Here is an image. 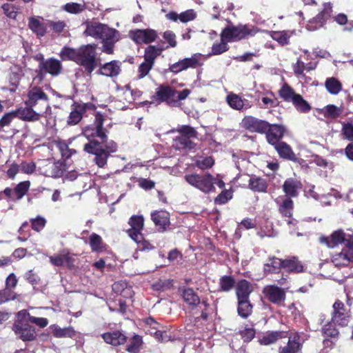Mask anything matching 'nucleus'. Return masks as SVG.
Wrapping results in <instances>:
<instances>
[{
    "label": "nucleus",
    "instance_id": "f257e3e1",
    "mask_svg": "<svg viewBox=\"0 0 353 353\" xmlns=\"http://www.w3.org/2000/svg\"><path fill=\"white\" fill-rule=\"evenodd\" d=\"M84 34L101 40V50L108 54H113L115 43L120 39L118 30L108 26L95 21L86 23Z\"/></svg>",
    "mask_w": 353,
    "mask_h": 353
},
{
    "label": "nucleus",
    "instance_id": "f03ea898",
    "mask_svg": "<svg viewBox=\"0 0 353 353\" xmlns=\"http://www.w3.org/2000/svg\"><path fill=\"white\" fill-rule=\"evenodd\" d=\"M189 89L177 90L169 85H160L156 90L154 100L158 103L165 102L172 107H179L181 101L185 100L190 94Z\"/></svg>",
    "mask_w": 353,
    "mask_h": 353
},
{
    "label": "nucleus",
    "instance_id": "7ed1b4c3",
    "mask_svg": "<svg viewBox=\"0 0 353 353\" xmlns=\"http://www.w3.org/2000/svg\"><path fill=\"white\" fill-rule=\"evenodd\" d=\"M257 29L252 26L239 24L238 26L230 25L225 27L221 37L228 42L239 41L254 36Z\"/></svg>",
    "mask_w": 353,
    "mask_h": 353
},
{
    "label": "nucleus",
    "instance_id": "20e7f679",
    "mask_svg": "<svg viewBox=\"0 0 353 353\" xmlns=\"http://www.w3.org/2000/svg\"><path fill=\"white\" fill-rule=\"evenodd\" d=\"M96 48V44H88L79 48L76 63L82 66L90 75L98 66Z\"/></svg>",
    "mask_w": 353,
    "mask_h": 353
},
{
    "label": "nucleus",
    "instance_id": "39448f33",
    "mask_svg": "<svg viewBox=\"0 0 353 353\" xmlns=\"http://www.w3.org/2000/svg\"><path fill=\"white\" fill-rule=\"evenodd\" d=\"M26 105H31L41 111H46L48 115L52 117V109L48 95L40 87H30L27 93Z\"/></svg>",
    "mask_w": 353,
    "mask_h": 353
},
{
    "label": "nucleus",
    "instance_id": "423d86ee",
    "mask_svg": "<svg viewBox=\"0 0 353 353\" xmlns=\"http://www.w3.org/2000/svg\"><path fill=\"white\" fill-rule=\"evenodd\" d=\"M178 132L180 135L174 139L172 146L176 150L185 152L194 149L196 145L191 141V139L196 138L197 136L195 129L188 125H183L178 130Z\"/></svg>",
    "mask_w": 353,
    "mask_h": 353
},
{
    "label": "nucleus",
    "instance_id": "0eeeda50",
    "mask_svg": "<svg viewBox=\"0 0 353 353\" xmlns=\"http://www.w3.org/2000/svg\"><path fill=\"white\" fill-rule=\"evenodd\" d=\"M185 179L190 185L200 190L203 192L209 193L214 191V177L209 173L204 174H192L185 176Z\"/></svg>",
    "mask_w": 353,
    "mask_h": 353
},
{
    "label": "nucleus",
    "instance_id": "6e6552de",
    "mask_svg": "<svg viewBox=\"0 0 353 353\" xmlns=\"http://www.w3.org/2000/svg\"><path fill=\"white\" fill-rule=\"evenodd\" d=\"M103 125V115L99 112L96 113L94 125L85 127L83 131V136L89 140V142L96 141L94 138L98 137L101 139L100 143H106L108 137Z\"/></svg>",
    "mask_w": 353,
    "mask_h": 353
},
{
    "label": "nucleus",
    "instance_id": "1a4fd4ad",
    "mask_svg": "<svg viewBox=\"0 0 353 353\" xmlns=\"http://www.w3.org/2000/svg\"><path fill=\"white\" fill-rule=\"evenodd\" d=\"M320 242L331 248L342 243H344L345 247L353 246V232H345L343 230H337L329 236H321Z\"/></svg>",
    "mask_w": 353,
    "mask_h": 353
},
{
    "label": "nucleus",
    "instance_id": "9d476101",
    "mask_svg": "<svg viewBox=\"0 0 353 353\" xmlns=\"http://www.w3.org/2000/svg\"><path fill=\"white\" fill-rule=\"evenodd\" d=\"M103 143L97 141H90L85 143L83 147L85 152L95 156L94 160L100 168H103L106 165L107 160L110 157L109 152H106L102 145Z\"/></svg>",
    "mask_w": 353,
    "mask_h": 353
},
{
    "label": "nucleus",
    "instance_id": "9b49d317",
    "mask_svg": "<svg viewBox=\"0 0 353 353\" xmlns=\"http://www.w3.org/2000/svg\"><path fill=\"white\" fill-rule=\"evenodd\" d=\"M17 117L20 119L29 122H34L40 120L41 118H45L46 121L52 117L48 115L46 111H41L32 107L31 105H26L24 108H21L16 111Z\"/></svg>",
    "mask_w": 353,
    "mask_h": 353
},
{
    "label": "nucleus",
    "instance_id": "f8f14e48",
    "mask_svg": "<svg viewBox=\"0 0 353 353\" xmlns=\"http://www.w3.org/2000/svg\"><path fill=\"white\" fill-rule=\"evenodd\" d=\"M12 330L23 341H32L36 339L37 334L34 327L27 321H16Z\"/></svg>",
    "mask_w": 353,
    "mask_h": 353
},
{
    "label": "nucleus",
    "instance_id": "ddd939ff",
    "mask_svg": "<svg viewBox=\"0 0 353 353\" xmlns=\"http://www.w3.org/2000/svg\"><path fill=\"white\" fill-rule=\"evenodd\" d=\"M350 310H347L344 304L337 300L333 304V312L332 321L338 325L346 326L350 321Z\"/></svg>",
    "mask_w": 353,
    "mask_h": 353
},
{
    "label": "nucleus",
    "instance_id": "4468645a",
    "mask_svg": "<svg viewBox=\"0 0 353 353\" xmlns=\"http://www.w3.org/2000/svg\"><path fill=\"white\" fill-rule=\"evenodd\" d=\"M129 37L136 43H150L156 40L157 34L152 29L133 30L129 32Z\"/></svg>",
    "mask_w": 353,
    "mask_h": 353
},
{
    "label": "nucleus",
    "instance_id": "2eb2a0df",
    "mask_svg": "<svg viewBox=\"0 0 353 353\" xmlns=\"http://www.w3.org/2000/svg\"><path fill=\"white\" fill-rule=\"evenodd\" d=\"M242 127L259 133H264L268 129V122L260 120L252 116L245 117L241 122Z\"/></svg>",
    "mask_w": 353,
    "mask_h": 353
},
{
    "label": "nucleus",
    "instance_id": "dca6fc26",
    "mask_svg": "<svg viewBox=\"0 0 353 353\" xmlns=\"http://www.w3.org/2000/svg\"><path fill=\"white\" fill-rule=\"evenodd\" d=\"M128 223L131 226V228L127 231L129 236L133 241H141L142 239L141 231L144 224L143 216L134 215L130 219Z\"/></svg>",
    "mask_w": 353,
    "mask_h": 353
},
{
    "label": "nucleus",
    "instance_id": "f3484780",
    "mask_svg": "<svg viewBox=\"0 0 353 353\" xmlns=\"http://www.w3.org/2000/svg\"><path fill=\"white\" fill-rule=\"evenodd\" d=\"M332 262L338 268L347 266L353 263V246L345 247L340 252L334 254Z\"/></svg>",
    "mask_w": 353,
    "mask_h": 353
},
{
    "label": "nucleus",
    "instance_id": "a211bd4d",
    "mask_svg": "<svg viewBox=\"0 0 353 353\" xmlns=\"http://www.w3.org/2000/svg\"><path fill=\"white\" fill-rule=\"evenodd\" d=\"M268 129L264 133L266 134L268 142L272 145H274L281 141L283 137L285 128L282 125L270 124L268 123Z\"/></svg>",
    "mask_w": 353,
    "mask_h": 353
},
{
    "label": "nucleus",
    "instance_id": "6ab92c4d",
    "mask_svg": "<svg viewBox=\"0 0 353 353\" xmlns=\"http://www.w3.org/2000/svg\"><path fill=\"white\" fill-rule=\"evenodd\" d=\"M268 299L273 303L281 304L285 299V292L276 285H268L263 290Z\"/></svg>",
    "mask_w": 353,
    "mask_h": 353
},
{
    "label": "nucleus",
    "instance_id": "aec40b11",
    "mask_svg": "<svg viewBox=\"0 0 353 353\" xmlns=\"http://www.w3.org/2000/svg\"><path fill=\"white\" fill-rule=\"evenodd\" d=\"M40 172L48 177L58 178L62 176L63 170L59 163L44 161V165L39 167Z\"/></svg>",
    "mask_w": 353,
    "mask_h": 353
},
{
    "label": "nucleus",
    "instance_id": "412c9836",
    "mask_svg": "<svg viewBox=\"0 0 353 353\" xmlns=\"http://www.w3.org/2000/svg\"><path fill=\"white\" fill-rule=\"evenodd\" d=\"M226 101L230 108L236 110H248L252 106L248 100L243 99L239 95L232 92L227 95Z\"/></svg>",
    "mask_w": 353,
    "mask_h": 353
},
{
    "label": "nucleus",
    "instance_id": "4be33fe9",
    "mask_svg": "<svg viewBox=\"0 0 353 353\" xmlns=\"http://www.w3.org/2000/svg\"><path fill=\"white\" fill-rule=\"evenodd\" d=\"M50 263L54 266H66L68 268H72L74 262V257L68 252H61L59 254L49 257Z\"/></svg>",
    "mask_w": 353,
    "mask_h": 353
},
{
    "label": "nucleus",
    "instance_id": "5701e85b",
    "mask_svg": "<svg viewBox=\"0 0 353 353\" xmlns=\"http://www.w3.org/2000/svg\"><path fill=\"white\" fill-rule=\"evenodd\" d=\"M61 68V62L55 59H49L39 63V68L41 72H48L54 76L60 73Z\"/></svg>",
    "mask_w": 353,
    "mask_h": 353
},
{
    "label": "nucleus",
    "instance_id": "b1692460",
    "mask_svg": "<svg viewBox=\"0 0 353 353\" xmlns=\"http://www.w3.org/2000/svg\"><path fill=\"white\" fill-rule=\"evenodd\" d=\"M287 346L281 348L280 353H297L301 350L300 335L297 332H291L288 335Z\"/></svg>",
    "mask_w": 353,
    "mask_h": 353
},
{
    "label": "nucleus",
    "instance_id": "393cba45",
    "mask_svg": "<svg viewBox=\"0 0 353 353\" xmlns=\"http://www.w3.org/2000/svg\"><path fill=\"white\" fill-rule=\"evenodd\" d=\"M279 156L284 159L296 161L297 158L292 148L287 143L281 141L274 145Z\"/></svg>",
    "mask_w": 353,
    "mask_h": 353
},
{
    "label": "nucleus",
    "instance_id": "a878e982",
    "mask_svg": "<svg viewBox=\"0 0 353 353\" xmlns=\"http://www.w3.org/2000/svg\"><path fill=\"white\" fill-rule=\"evenodd\" d=\"M121 72V63L118 61H112L103 64L99 69V72L103 75L110 77H117Z\"/></svg>",
    "mask_w": 353,
    "mask_h": 353
},
{
    "label": "nucleus",
    "instance_id": "bb28decb",
    "mask_svg": "<svg viewBox=\"0 0 353 353\" xmlns=\"http://www.w3.org/2000/svg\"><path fill=\"white\" fill-rule=\"evenodd\" d=\"M101 336L106 343L111 344L114 346L123 344L126 341L127 339L125 335L120 331L104 333Z\"/></svg>",
    "mask_w": 353,
    "mask_h": 353
},
{
    "label": "nucleus",
    "instance_id": "cd10ccee",
    "mask_svg": "<svg viewBox=\"0 0 353 353\" xmlns=\"http://www.w3.org/2000/svg\"><path fill=\"white\" fill-rule=\"evenodd\" d=\"M50 328L52 335L56 338H72L76 335V332L72 327L61 328L57 325H52Z\"/></svg>",
    "mask_w": 353,
    "mask_h": 353
},
{
    "label": "nucleus",
    "instance_id": "c85d7f7f",
    "mask_svg": "<svg viewBox=\"0 0 353 353\" xmlns=\"http://www.w3.org/2000/svg\"><path fill=\"white\" fill-rule=\"evenodd\" d=\"M252 292V288L250 283L245 281H240L236 286V296L238 300L249 299L250 294Z\"/></svg>",
    "mask_w": 353,
    "mask_h": 353
},
{
    "label": "nucleus",
    "instance_id": "c756f323",
    "mask_svg": "<svg viewBox=\"0 0 353 353\" xmlns=\"http://www.w3.org/2000/svg\"><path fill=\"white\" fill-rule=\"evenodd\" d=\"M294 32V31L290 30L272 31L270 32V37L280 45L285 46L290 43V39L293 35Z\"/></svg>",
    "mask_w": 353,
    "mask_h": 353
},
{
    "label": "nucleus",
    "instance_id": "7c9ffc66",
    "mask_svg": "<svg viewBox=\"0 0 353 353\" xmlns=\"http://www.w3.org/2000/svg\"><path fill=\"white\" fill-rule=\"evenodd\" d=\"M183 301L192 308H195L200 303L199 296L192 288L183 290L182 293Z\"/></svg>",
    "mask_w": 353,
    "mask_h": 353
},
{
    "label": "nucleus",
    "instance_id": "2f4dec72",
    "mask_svg": "<svg viewBox=\"0 0 353 353\" xmlns=\"http://www.w3.org/2000/svg\"><path fill=\"white\" fill-rule=\"evenodd\" d=\"M151 216L154 224L163 230L169 224V214L165 211L154 212L152 213Z\"/></svg>",
    "mask_w": 353,
    "mask_h": 353
},
{
    "label": "nucleus",
    "instance_id": "473e14b6",
    "mask_svg": "<svg viewBox=\"0 0 353 353\" xmlns=\"http://www.w3.org/2000/svg\"><path fill=\"white\" fill-rule=\"evenodd\" d=\"M249 188L254 192H265L268 184L265 179L256 176L255 175L250 177Z\"/></svg>",
    "mask_w": 353,
    "mask_h": 353
},
{
    "label": "nucleus",
    "instance_id": "72a5a7b5",
    "mask_svg": "<svg viewBox=\"0 0 353 353\" xmlns=\"http://www.w3.org/2000/svg\"><path fill=\"white\" fill-rule=\"evenodd\" d=\"M281 268H283V261L274 256L269 258L264 265V272L265 273H276Z\"/></svg>",
    "mask_w": 353,
    "mask_h": 353
},
{
    "label": "nucleus",
    "instance_id": "f704fd0d",
    "mask_svg": "<svg viewBox=\"0 0 353 353\" xmlns=\"http://www.w3.org/2000/svg\"><path fill=\"white\" fill-rule=\"evenodd\" d=\"M300 188V183L294 179H287L283 185V191L287 196H296L297 195L298 189Z\"/></svg>",
    "mask_w": 353,
    "mask_h": 353
},
{
    "label": "nucleus",
    "instance_id": "c9c22d12",
    "mask_svg": "<svg viewBox=\"0 0 353 353\" xmlns=\"http://www.w3.org/2000/svg\"><path fill=\"white\" fill-rule=\"evenodd\" d=\"M279 94L284 101L292 103L298 94L288 84L284 83L279 90Z\"/></svg>",
    "mask_w": 353,
    "mask_h": 353
},
{
    "label": "nucleus",
    "instance_id": "e433bc0d",
    "mask_svg": "<svg viewBox=\"0 0 353 353\" xmlns=\"http://www.w3.org/2000/svg\"><path fill=\"white\" fill-rule=\"evenodd\" d=\"M283 268L287 271L296 273L302 272L303 269L301 263L295 257L283 261Z\"/></svg>",
    "mask_w": 353,
    "mask_h": 353
},
{
    "label": "nucleus",
    "instance_id": "4c0bfd02",
    "mask_svg": "<svg viewBox=\"0 0 353 353\" xmlns=\"http://www.w3.org/2000/svg\"><path fill=\"white\" fill-rule=\"evenodd\" d=\"M79 48L63 47L59 53L61 59L63 61H72L77 62Z\"/></svg>",
    "mask_w": 353,
    "mask_h": 353
},
{
    "label": "nucleus",
    "instance_id": "58836bf2",
    "mask_svg": "<svg viewBox=\"0 0 353 353\" xmlns=\"http://www.w3.org/2000/svg\"><path fill=\"white\" fill-rule=\"evenodd\" d=\"M285 337V333L282 332H272L267 333L259 339L261 345H270L276 342L279 339Z\"/></svg>",
    "mask_w": 353,
    "mask_h": 353
},
{
    "label": "nucleus",
    "instance_id": "ea45409f",
    "mask_svg": "<svg viewBox=\"0 0 353 353\" xmlns=\"http://www.w3.org/2000/svg\"><path fill=\"white\" fill-rule=\"evenodd\" d=\"M325 85L327 90L332 94H337L342 90L341 83L334 77L327 79Z\"/></svg>",
    "mask_w": 353,
    "mask_h": 353
},
{
    "label": "nucleus",
    "instance_id": "a19ab883",
    "mask_svg": "<svg viewBox=\"0 0 353 353\" xmlns=\"http://www.w3.org/2000/svg\"><path fill=\"white\" fill-rule=\"evenodd\" d=\"M162 50V48L149 46L145 50L144 60L154 64L155 59L160 55Z\"/></svg>",
    "mask_w": 353,
    "mask_h": 353
},
{
    "label": "nucleus",
    "instance_id": "79ce46f5",
    "mask_svg": "<svg viewBox=\"0 0 353 353\" xmlns=\"http://www.w3.org/2000/svg\"><path fill=\"white\" fill-rule=\"evenodd\" d=\"M292 103L296 110L299 112L306 113L311 110V106L307 101H306L302 96L299 94L295 97Z\"/></svg>",
    "mask_w": 353,
    "mask_h": 353
},
{
    "label": "nucleus",
    "instance_id": "37998d69",
    "mask_svg": "<svg viewBox=\"0 0 353 353\" xmlns=\"http://www.w3.org/2000/svg\"><path fill=\"white\" fill-rule=\"evenodd\" d=\"M238 313L243 318L249 316L252 311V305L250 304L249 299L238 300Z\"/></svg>",
    "mask_w": 353,
    "mask_h": 353
},
{
    "label": "nucleus",
    "instance_id": "c03bdc74",
    "mask_svg": "<svg viewBox=\"0 0 353 353\" xmlns=\"http://www.w3.org/2000/svg\"><path fill=\"white\" fill-rule=\"evenodd\" d=\"M63 9L68 13L77 14L85 10V6L84 3H68L63 6Z\"/></svg>",
    "mask_w": 353,
    "mask_h": 353
},
{
    "label": "nucleus",
    "instance_id": "a18cd8bd",
    "mask_svg": "<svg viewBox=\"0 0 353 353\" xmlns=\"http://www.w3.org/2000/svg\"><path fill=\"white\" fill-rule=\"evenodd\" d=\"M228 41L221 37L219 43H214L212 46V51L210 55H219L228 50Z\"/></svg>",
    "mask_w": 353,
    "mask_h": 353
},
{
    "label": "nucleus",
    "instance_id": "49530a36",
    "mask_svg": "<svg viewBox=\"0 0 353 353\" xmlns=\"http://www.w3.org/2000/svg\"><path fill=\"white\" fill-rule=\"evenodd\" d=\"M89 244L93 252H99L103 248L102 238L99 235L92 233L89 238Z\"/></svg>",
    "mask_w": 353,
    "mask_h": 353
},
{
    "label": "nucleus",
    "instance_id": "de8ad7c7",
    "mask_svg": "<svg viewBox=\"0 0 353 353\" xmlns=\"http://www.w3.org/2000/svg\"><path fill=\"white\" fill-rule=\"evenodd\" d=\"M83 110V108L81 106H77L75 109L72 110L68 117V123L69 125H76L82 119Z\"/></svg>",
    "mask_w": 353,
    "mask_h": 353
},
{
    "label": "nucleus",
    "instance_id": "09e8293b",
    "mask_svg": "<svg viewBox=\"0 0 353 353\" xmlns=\"http://www.w3.org/2000/svg\"><path fill=\"white\" fill-rule=\"evenodd\" d=\"M29 27L39 36H43L45 34V28L39 20L34 17L29 19Z\"/></svg>",
    "mask_w": 353,
    "mask_h": 353
},
{
    "label": "nucleus",
    "instance_id": "8fccbe9b",
    "mask_svg": "<svg viewBox=\"0 0 353 353\" xmlns=\"http://www.w3.org/2000/svg\"><path fill=\"white\" fill-rule=\"evenodd\" d=\"M201 54H194L190 58L183 59V62L185 66V69L187 70L189 68H195L198 65H201Z\"/></svg>",
    "mask_w": 353,
    "mask_h": 353
},
{
    "label": "nucleus",
    "instance_id": "3c124183",
    "mask_svg": "<svg viewBox=\"0 0 353 353\" xmlns=\"http://www.w3.org/2000/svg\"><path fill=\"white\" fill-rule=\"evenodd\" d=\"M23 75V70L21 68L14 66L11 68V74L10 76V80L11 84L17 88L19 83L21 77Z\"/></svg>",
    "mask_w": 353,
    "mask_h": 353
},
{
    "label": "nucleus",
    "instance_id": "603ef678",
    "mask_svg": "<svg viewBox=\"0 0 353 353\" xmlns=\"http://www.w3.org/2000/svg\"><path fill=\"white\" fill-rule=\"evenodd\" d=\"M293 201L290 199H286L283 201L282 205L280 206L279 210L283 215L290 218L292 213Z\"/></svg>",
    "mask_w": 353,
    "mask_h": 353
},
{
    "label": "nucleus",
    "instance_id": "864d4df0",
    "mask_svg": "<svg viewBox=\"0 0 353 353\" xmlns=\"http://www.w3.org/2000/svg\"><path fill=\"white\" fill-rule=\"evenodd\" d=\"M173 285V281L170 279L159 280L152 285V288L157 291H165L170 289Z\"/></svg>",
    "mask_w": 353,
    "mask_h": 353
},
{
    "label": "nucleus",
    "instance_id": "5fc2aeb1",
    "mask_svg": "<svg viewBox=\"0 0 353 353\" xmlns=\"http://www.w3.org/2000/svg\"><path fill=\"white\" fill-rule=\"evenodd\" d=\"M30 187L29 181H23L19 183L14 189L15 198L21 199L27 192Z\"/></svg>",
    "mask_w": 353,
    "mask_h": 353
},
{
    "label": "nucleus",
    "instance_id": "6e6d98bb",
    "mask_svg": "<svg viewBox=\"0 0 353 353\" xmlns=\"http://www.w3.org/2000/svg\"><path fill=\"white\" fill-rule=\"evenodd\" d=\"M142 343V339L139 336H134L130 344L127 346L126 350L130 353H137Z\"/></svg>",
    "mask_w": 353,
    "mask_h": 353
},
{
    "label": "nucleus",
    "instance_id": "4d7b16f0",
    "mask_svg": "<svg viewBox=\"0 0 353 353\" xmlns=\"http://www.w3.org/2000/svg\"><path fill=\"white\" fill-rule=\"evenodd\" d=\"M328 17H327L325 14L321 12L313 19V21L311 22V23H316V26L315 27H312V25H308V30H313L321 27L325 23Z\"/></svg>",
    "mask_w": 353,
    "mask_h": 353
},
{
    "label": "nucleus",
    "instance_id": "13d9d810",
    "mask_svg": "<svg viewBox=\"0 0 353 353\" xmlns=\"http://www.w3.org/2000/svg\"><path fill=\"white\" fill-rule=\"evenodd\" d=\"M113 290L117 293H120L122 296H126L129 295L131 296V290L127 288L125 283H115L112 285Z\"/></svg>",
    "mask_w": 353,
    "mask_h": 353
},
{
    "label": "nucleus",
    "instance_id": "bf43d9fd",
    "mask_svg": "<svg viewBox=\"0 0 353 353\" xmlns=\"http://www.w3.org/2000/svg\"><path fill=\"white\" fill-rule=\"evenodd\" d=\"M234 284V281L231 276H224L220 279L219 285L223 291L230 290Z\"/></svg>",
    "mask_w": 353,
    "mask_h": 353
},
{
    "label": "nucleus",
    "instance_id": "052dcab7",
    "mask_svg": "<svg viewBox=\"0 0 353 353\" xmlns=\"http://www.w3.org/2000/svg\"><path fill=\"white\" fill-rule=\"evenodd\" d=\"M154 64L148 62L144 60V61L141 63L138 70V78L142 79L145 77L150 71Z\"/></svg>",
    "mask_w": 353,
    "mask_h": 353
},
{
    "label": "nucleus",
    "instance_id": "680f3d73",
    "mask_svg": "<svg viewBox=\"0 0 353 353\" xmlns=\"http://www.w3.org/2000/svg\"><path fill=\"white\" fill-rule=\"evenodd\" d=\"M58 148L62 157L65 159L70 158L74 153H75V150L69 148L68 144L65 142H59L58 143Z\"/></svg>",
    "mask_w": 353,
    "mask_h": 353
},
{
    "label": "nucleus",
    "instance_id": "e2e57ef3",
    "mask_svg": "<svg viewBox=\"0 0 353 353\" xmlns=\"http://www.w3.org/2000/svg\"><path fill=\"white\" fill-rule=\"evenodd\" d=\"M46 223V220L40 216L31 219L32 228L37 232L41 231L45 227Z\"/></svg>",
    "mask_w": 353,
    "mask_h": 353
},
{
    "label": "nucleus",
    "instance_id": "0e129e2a",
    "mask_svg": "<svg viewBox=\"0 0 353 353\" xmlns=\"http://www.w3.org/2000/svg\"><path fill=\"white\" fill-rule=\"evenodd\" d=\"M196 17V13L194 10H188L179 14V20L183 23L194 20Z\"/></svg>",
    "mask_w": 353,
    "mask_h": 353
},
{
    "label": "nucleus",
    "instance_id": "69168bd1",
    "mask_svg": "<svg viewBox=\"0 0 353 353\" xmlns=\"http://www.w3.org/2000/svg\"><path fill=\"white\" fill-rule=\"evenodd\" d=\"M214 163V161L213 159L209 157L197 160L196 162V165L201 170H205L211 168Z\"/></svg>",
    "mask_w": 353,
    "mask_h": 353
},
{
    "label": "nucleus",
    "instance_id": "338daca9",
    "mask_svg": "<svg viewBox=\"0 0 353 353\" xmlns=\"http://www.w3.org/2000/svg\"><path fill=\"white\" fill-rule=\"evenodd\" d=\"M19 167L22 172L28 174H32L36 170V164L34 162L23 161Z\"/></svg>",
    "mask_w": 353,
    "mask_h": 353
},
{
    "label": "nucleus",
    "instance_id": "774afa93",
    "mask_svg": "<svg viewBox=\"0 0 353 353\" xmlns=\"http://www.w3.org/2000/svg\"><path fill=\"white\" fill-rule=\"evenodd\" d=\"M342 134L346 139L353 141V124H344L342 128Z\"/></svg>",
    "mask_w": 353,
    "mask_h": 353
}]
</instances>
